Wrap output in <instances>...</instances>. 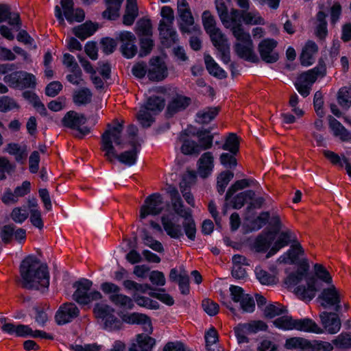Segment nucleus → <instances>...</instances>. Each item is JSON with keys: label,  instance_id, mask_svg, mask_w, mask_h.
<instances>
[{"label": "nucleus", "instance_id": "1", "mask_svg": "<svg viewBox=\"0 0 351 351\" xmlns=\"http://www.w3.org/2000/svg\"><path fill=\"white\" fill-rule=\"evenodd\" d=\"M123 125L117 123L114 125H108V129L101 136V149L104 152V157L112 162L115 159L127 166H132L136 162L138 153L141 149V143L131 141V149L118 154V149L125 147V141L122 137Z\"/></svg>", "mask_w": 351, "mask_h": 351}, {"label": "nucleus", "instance_id": "2", "mask_svg": "<svg viewBox=\"0 0 351 351\" xmlns=\"http://www.w3.org/2000/svg\"><path fill=\"white\" fill-rule=\"evenodd\" d=\"M20 272L22 285L26 289L38 290L47 288L49 285L47 267L34 256H28L23 261Z\"/></svg>", "mask_w": 351, "mask_h": 351}, {"label": "nucleus", "instance_id": "3", "mask_svg": "<svg viewBox=\"0 0 351 351\" xmlns=\"http://www.w3.org/2000/svg\"><path fill=\"white\" fill-rule=\"evenodd\" d=\"M314 270L316 278H307L306 287L298 286L295 289V293L302 300L310 301L315 296L316 291L320 289L318 280L326 284L332 282V276L322 265L315 264Z\"/></svg>", "mask_w": 351, "mask_h": 351}, {"label": "nucleus", "instance_id": "4", "mask_svg": "<svg viewBox=\"0 0 351 351\" xmlns=\"http://www.w3.org/2000/svg\"><path fill=\"white\" fill-rule=\"evenodd\" d=\"M169 193L174 212L184 219L182 225L186 237L192 241L195 240L196 226L195 221L192 218L191 210L190 209L184 208L180 194L176 188H170Z\"/></svg>", "mask_w": 351, "mask_h": 351}, {"label": "nucleus", "instance_id": "5", "mask_svg": "<svg viewBox=\"0 0 351 351\" xmlns=\"http://www.w3.org/2000/svg\"><path fill=\"white\" fill-rule=\"evenodd\" d=\"M326 75V66L323 61H319L317 65L312 69L302 73L295 82V86L299 93L306 97L310 94L311 86L318 79Z\"/></svg>", "mask_w": 351, "mask_h": 351}, {"label": "nucleus", "instance_id": "6", "mask_svg": "<svg viewBox=\"0 0 351 351\" xmlns=\"http://www.w3.org/2000/svg\"><path fill=\"white\" fill-rule=\"evenodd\" d=\"M234 36L237 43L235 44V51L237 55L246 60L258 61V57L254 52V45L249 33L240 29L234 31Z\"/></svg>", "mask_w": 351, "mask_h": 351}, {"label": "nucleus", "instance_id": "7", "mask_svg": "<svg viewBox=\"0 0 351 351\" xmlns=\"http://www.w3.org/2000/svg\"><path fill=\"white\" fill-rule=\"evenodd\" d=\"M93 282L88 279H81L74 283L73 287L76 289L73 298L80 304H88L93 301L102 298L101 293L98 291L89 292Z\"/></svg>", "mask_w": 351, "mask_h": 351}, {"label": "nucleus", "instance_id": "8", "mask_svg": "<svg viewBox=\"0 0 351 351\" xmlns=\"http://www.w3.org/2000/svg\"><path fill=\"white\" fill-rule=\"evenodd\" d=\"M93 313L101 320L106 329L114 330L121 328V322L114 315V309L110 306L97 303L94 306Z\"/></svg>", "mask_w": 351, "mask_h": 351}, {"label": "nucleus", "instance_id": "9", "mask_svg": "<svg viewBox=\"0 0 351 351\" xmlns=\"http://www.w3.org/2000/svg\"><path fill=\"white\" fill-rule=\"evenodd\" d=\"M86 121L87 119L84 114L71 110L64 115L62 123L64 127L76 130L78 132L76 136L82 138L90 133V129L88 127L81 128L82 125L86 123Z\"/></svg>", "mask_w": 351, "mask_h": 351}, {"label": "nucleus", "instance_id": "10", "mask_svg": "<svg viewBox=\"0 0 351 351\" xmlns=\"http://www.w3.org/2000/svg\"><path fill=\"white\" fill-rule=\"evenodd\" d=\"M164 209L163 198L158 193L148 196L140 209V219H143L148 215H159Z\"/></svg>", "mask_w": 351, "mask_h": 351}, {"label": "nucleus", "instance_id": "11", "mask_svg": "<svg viewBox=\"0 0 351 351\" xmlns=\"http://www.w3.org/2000/svg\"><path fill=\"white\" fill-rule=\"evenodd\" d=\"M231 298L233 302L239 303L241 309L246 313H252L254 311L255 303L254 299L239 286L231 285L230 287Z\"/></svg>", "mask_w": 351, "mask_h": 351}, {"label": "nucleus", "instance_id": "12", "mask_svg": "<svg viewBox=\"0 0 351 351\" xmlns=\"http://www.w3.org/2000/svg\"><path fill=\"white\" fill-rule=\"evenodd\" d=\"M341 293L336 287L330 285L328 288H325L318 297L321 301V305L325 308L333 306L337 312L341 309L340 302L341 298Z\"/></svg>", "mask_w": 351, "mask_h": 351}, {"label": "nucleus", "instance_id": "13", "mask_svg": "<svg viewBox=\"0 0 351 351\" xmlns=\"http://www.w3.org/2000/svg\"><path fill=\"white\" fill-rule=\"evenodd\" d=\"M168 75L167 66L165 62L159 57L150 59L147 71V77L154 82H160L165 80Z\"/></svg>", "mask_w": 351, "mask_h": 351}, {"label": "nucleus", "instance_id": "14", "mask_svg": "<svg viewBox=\"0 0 351 351\" xmlns=\"http://www.w3.org/2000/svg\"><path fill=\"white\" fill-rule=\"evenodd\" d=\"M278 43L272 38L262 40L258 45V51L261 59L267 63H274L278 58V53L275 49Z\"/></svg>", "mask_w": 351, "mask_h": 351}, {"label": "nucleus", "instance_id": "15", "mask_svg": "<svg viewBox=\"0 0 351 351\" xmlns=\"http://www.w3.org/2000/svg\"><path fill=\"white\" fill-rule=\"evenodd\" d=\"M119 40L121 43L120 49L123 56L127 58H133L137 53L134 34L130 32H121L119 34Z\"/></svg>", "mask_w": 351, "mask_h": 351}, {"label": "nucleus", "instance_id": "16", "mask_svg": "<svg viewBox=\"0 0 351 351\" xmlns=\"http://www.w3.org/2000/svg\"><path fill=\"white\" fill-rule=\"evenodd\" d=\"M209 36L213 45L220 53L222 60L228 63L230 61V46L225 35L219 29L210 34Z\"/></svg>", "mask_w": 351, "mask_h": 351}, {"label": "nucleus", "instance_id": "17", "mask_svg": "<svg viewBox=\"0 0 351 351\" xmlns=\"http://www.w3.org/2000/svg\"><path fill=\"white\" fill-rule=\"evenodd\" d=\"M80 313L77 306L73 303H65L61 305L56 312L55 318L59 325L65 324L76 318Z\"/></svg>", "mask_w": 351, "mask_h": 351}, {"label": "nucleus", "instance_id": "18", "mask_svg": "<svg viewBox=\"0 0 351 351\" xmlns=\"http://www.w3.org/2000/svg\"><path fill=\"white\" fill-rule=\"evenodd\" d=\"M178 13V26L182 33H191L199 32V27L195 25L194 18L190 9L180 10Z\"/></svg>", "mask_w": 351, "mask_h": 351}, {"label": "nucleus", "instance_id": "19", "mask_svg": "<svg viewBox=\"0 0 351 351\" xmlns=\"http://www.w3.org/2000/svg\"><path fill=\"white\" fill-rule=\"evenodd\" d=\"M319 317L324 329L330 334L338 332L341 328V321L337 313L324 311Z\"/></svg>", "mask_w": 351, "mask_h": 351}, {"label": "nucleus", "instance_id": "20", "mask_svg": "<svg viewBox=\"0 0 351 351\" xmlns=\"http://www.w3.org/2000/svg\"><path fill=\"white\" fill-rule=\"evenodd\" d=\"M123 320L130 324L142 325L143 329L145 332L152 333L153 331L151 320L145 314L138 313L126 314L123 315Z\"/></svg>", "mask_w": 351, "mask_h": 351}, {"label": "nucleus", "instance_id": "21", "mask_svg": "<svg viewBox=\"0 0 351 351\" xmlns=\"http://www.w3.org/2000/svg\"><path fill=\"white\" fill-rule=\"evenodd\" d=\"M191 103V99L188 97L177 95L173 97L168 104L167 114L169 117L173 116L177 112L184 110Z\"/></svg>", "mask_w": 351, "mask_h": 351}, {"label": "nucleus", "instance_id": "22", "mask_svg": "<svg viewBox=\"0 0 351 351\" xmlns=\"http://www.w3.org/2000/svg\"><path fill=\"white\" fill-rule=\"evenodd\" d=\"M161 222L166 233L172 239H179L183 237V232L180 224L173 221L169 215H163Z\"/></svg>", "mask_w": 351, "mask_h": 351}, {"label": "nucleus", "instance_id": "23", "mask_svg": "<svg viewBox=\"0 0 351 351\" xmlns=\"http://www.w3.org/2000/svg\"><path fill=\"white\" fill-rule=\"evenodd\" d=\"M6 21L10 25L15 27L17 31L21 28L19 14L12 12L8 5L0 4V23Z\"/></svg>", "mask_w": 351, "mask_h": 351}, {"label": "nucleus", "instance_id": "24", "mask_svg": "<svg viewBox=\"0 0 351 351\" xmlns=\"http://www.w3.org/2000/svg\"><path fill=\"white\" fill-rule=\"evenodd\" d=\"M296 241L295 235L289 230L282 232L278 239L274 243V245L270 249L267 254V258H269L275 254L280 249L287 246L290 241L295 242Z\"/></svg>", "mask_w": 351, "mask_h": 351}, {"label": "nucleus", "instance_id": "25", "mask_svg": "<svg viewBox=\"0 0 351 351\" xmlns=\"http://www.w3.org/2000/svg\"><path fill=\"white\" fill-rule=\"evenodd\" d=\"M318 51V47L312 40H308L302 49L300 55L301 64L304 66L311 65L315 61V56Z\"/></svg>", "mask_w": 351, "mask_h": 351}, {"label": "nucleus", "instance_id": "26", "mask_svg": "<svg viewBox=\"0 0 351 351\" xmlns=\"http://www.w3.org/2000/svg\"><path fill=\"white\" fill-rule=\"evenodd\" d=\"M16 336L25 337L30 336L34 338L40 337L45 339H53V336L43 330H33L29 326L18 324L16 327Z\"/></svg>", "mask_w": 351, "mask_h": 351}, {"label": "nucleus", "instance_id": "27", "mask_svg": "<svg viewBox=\"0 0 351 351\" xmlns=\"http://www.w3.org/2000/svg\"><path fill=\"white\" fill-rule=\"evenodd\" d=\"M136 342L130 347L129 351H152L156 343L154 338L144 334L137 335Z\"/></svg>", "mask_w": 351, "mask_h": 351}, {"label": "nucleus", "instance_id": "28", "mask_svg": "<svg viewBox=\"0 0 351 351\" xmlns=\"http://www.w3.org/2000/svg\"><path fill=\"white\" fill-rule=\"evenodd\" d=\"M213 156L211 152H206L202 155L198 160V173L202 178H206L213 171Z\"/></svg>", "mask_w": 351, "mask_h": 351}, {"label": "nucleus", "instance_id": "29", "mask_svg": "<svg viewBox=\"0 0 351 351\" xmlns=\"http://www.w3.org/2000/svg\"><path fill=\"white\" fill-rule=\"evenodd\" d=\"M295 330L315 334L323 332V330L310 318L296 319Z\"/></svg>", "mask_w": 351, "mask_h": 351}, {"label": "nucleus", "instance_id": "30", "mask_svg": "<svg viewBox=\"0 0 351 351\" xmlns=\"http://www.w3.org/2000/svg\"><path fill=\"white\" fill-rule=\"evenodd\" d=\"M158 29L162 43L167 45V47L176 43L178 40L177 34L173 28V25L159 24Z\"/></svg>", "mask_w": 351, "mask_h": 351}, {"label": "nucleus", "instance_id": "31", "mask_svg": "<svg viewBox=\"0 0 351 351\" xmlns=\"http://www.w3.org/2000/svg\"><path fill=\"white\" fill-rule=\"evenodd\" d=\"M328 119L329 127L335 136L339 137L342 141L351 139V133L349 132L339 121L331 116L328 117Z\"/></svg>", "mask_w": 351, "mask_h": 351}, {"label": "nucleus", "instance_id": "32", "mask_svg": "<svg viewBox=\"0 0 351 351\" xmlns=\"http://www.w3.org/2000/svg\"><path fill=\"white\" fill-rule=\"evenodd\" d=\"M242 19V11H239L237 9H232L228 18H226V22L229 25H224L227 28H230L232 34L234 35V31L237 29L244 30L241 25Z\"/></svg>", "mask_w": 351, "mask_h": 351}, {"label": "nucleus", "instance_id": "33", "mask_svg": "<svg viewBox=\"0 0 351 351\" xmlns=\"http://www.w3.org/2000/svg\"><path fill=\"white\" fill-rule=\"evenodd\" d=\"M186 136L185 132H182L179 136V141L182 143L180 148L182 153L186 155L199 153L198 144L194 141L187 139Z\"/></svg>", "mask_w": 351, "mask_h": 351}, {"label": "nucleus", "instance_id": "34", "mask_svg": "<svg viewBox=\"0 0 351 351\" xmlns=\"http://www.w3.org/2000/svg\"><path fill=\"white\" fill-rule=\"evenodd\" d=\"M204 60L206 69L210 75L220 79H223L226 77V72L219 67L210 55L205 56Z\"/></svg>", "mask_w": 351, "mask_h": 351}, {"label": "nucleus", "instance_id": "35", "mask_svg": "<svg viewBox=\"0 0 351 351\" xmlns=\"http://www.w3.org/2000/svg\"><path fill=\"white\" fill-rule=\"evenodd\" d=\"M308 271V266H303L295 272L290 274L285 280L289 287H293L298 285L301 280L306 278Z\"/></svg>", "mask_w": 351, "mask_h": 351}, {"label": "nucleus", "instance_id": "36", "mask_svg": "<svg viewBox=\"0 0 351 351\" xmlns=\"http://www.w3.org/2000/svg\"><path fill=\"white\" fill-rule=\"evenodd\" d=\"M123 0H106L107 9L103 12V16L110 20L119 16V11Z\"/></svg>", "mask_w": 351, "mask_h": 351}, {"label": "nucleus", "instance_id": "37", "mask_svg": "<svg viewBox=\"0 0 351 351\" xmlns=\"http://www.w3.org/2000/svg\"><path fill=\"white\" fill-rule=\"evenodd\" d=\"M97 30V27L92 23H85L73 29L75 35L82 39L84 40L90 36Z\"/></svg>", "mask_w": 351, "mask_h": 351}, {"label": "nucleus", "instance_id": "38", "mask_svg": "<svg viewBox=\"0 0 351 351\" xmlns=\"http://www.w3.org/2000/svg\"><path fill=\"white\" fill-rule=\"evenodd\" d=\"M123 287L129 291H132L133 294L139 295L141 293H145L151 289L148 284H140L132 280H125L123 282Z\"/></svg>", "mask_w": 351, "mask_h": 351}, {"label": "nucleus", "instance_id": "39", "mask_svg": "<svg viewBox=\"0 0 351 351\" xmlns=\"http://www.w3.org/2000/svg\"><path fill=\"white\" fill-rule=\"evenodd\" d=\"M109 300L116 306L125 309H132L134 307L133 300L122 293L110 295Z\"/></svg>", "mask_w": 351, "mask_h": 351}, {"label": "nucleus", "instance_id": "40", "mask_svg": "<svg viewBox=\"0 0 351 351\" xmlns=\"http://www.w3.org/2000/svg\"><path fill=\"white\" fill-rule=\"evenodd\" d=\"M152 114H156L162 110L165 107V99L160 97H150L143 106Z\"/></svg>", "mask_w": 351, "mask_h": 351}, {"label": "nucleus", "instance_id": "41", "mask_svg": "<svg viewBox=\"0 0 351 351\" xmlns=\"http://www.w3.org/2000/svg\"><path fill=\"white\" fill-rule=\"evenodd\" d=\"M73 101L77 105H85L90 102L92 93L87 88H83L75 91L73 97Z\"/></svg>", "mask_w": 351, "mask_h": 351}, {"label": "nucleus", "instance_id": "42", "mask_svg": "<svg viewBox=\"0 0 351 351\" xmlns=\"http://www.w3.org/2000/svg\"><path fill=\"white\" fill-rule=\"evenodd\" d=\"M222 149L236 154L239 149V138L234 133H230L226 139Z\"/></svg>", "mask_w": 351, "mask_h": 351}, {"label": "nucleus", "instance_id": "43", "mask_svg": "<svg viewBox=\"0 0 351 351\" xmlns=\"http://www.w3.org/2000/svg\"><path fill=\"white\" fill-rule=\"evenodd\" d=\"M296 319H293L291 316H282L274 321V324L278 328L290 330H295Z\"/></svg>", "mask_w": 351, "mask_h": 351}, {"label": "nucleus", "instance_id": "44", "mask_svg": "<svg viewBox=\"0 0 351 351\" xmlns=\"http://www.w3.org/2000/svg\"><path fill=\"white\" fill-rule=\"evenodd\" d=\"M242 19L246 25H263L264 19L256 11L242 10Z\"/></svg>", "mask_w": 351, "mask_h": 351}, {"label": "nucleus", "instance_id": "45", "mask_svg": "<svg viewBox=\"0 0 351 351\" xmlns=\"http://www.w3.org/2000/svg\"><path fill=\"white\" fill-rule=\"evenodd\" d=\"M20 106L16 101L9 96L0 97V112H7L9 111L19 110Z\"/></svg>", "mask_w": 351, "mask_h": 351}, {"label": "nucleus", "instance_id": "46", "mask_svg": "<svg viewBox=\"0 0 351 351\" xmlns=\"http://www.w3.org/2000/svg\"><path fill=\"white\" fill-rule=\"evenodd\" d=\"M197 136L199 145V148L206 150L210 149L213 145V136L206 130L197 131Z\"/></svg>", "mask_w": 351, "mask_h": 351}, {"label": "nucleus", "instance_id": "47", "mask_svg": "<svg viewBox=\"0 0 351 351\" xmlns=\"http://www.w3.org/2000/svg\"><path fill=\"white\" fill-rule=\"evenodd\" d=\"M310 345V341L302 337H291L286 340L285 347L287 349H300L303 350Z\"/></svg>", "mask_w": 351, "mask_h": 351}, {"label": "nucleus", "instance_id": "48", "mask_svg": "<svg viewBox=\"0 0 351 351\" xmlns=\"http://www.w3.org/2000/svg\"><path fill=\"white\" fill-rule=\"evenodd\" d=\"M255 193L252 190L239 193L233 199V208L236 209L241 208L249 199H252Z\"/></svg>", "mask_w": 351, "mask_h": 351}, {"label": "nucleus", "instance_id": "49", "mask_svg": "<svg viewBox=\"0 0 351 351\" xmlns=\"http://www.w3.org/2000/svg\"><path fill=\"white\" fill-rule=\"evenodd\" d=\"M234 173L230 171L221 172L217 177V188L220 194H222L230 182L233 178Z\"/></svg>", "mask_w": 351, "mask_h": 351}, {"label": "nucleus", "instance_id": "50", "mask_svg": "<svg viewBox=\"0 0 351 351\" xmlns=\"http://www.w3.org/2000/svg\"><path fill=\"white\" fill-rule=\"evenodd\" d=\"M274 237L269 232L265 235L259 236L255 242V248L257 252L266 251L271 244Z\"/></svg>", "mask_w": 351, "mask_h": 351}, {"label": "nucleus", "instance_id": "51", "mask_svg": "<svg viewBox=\"0 0 351 351\" xmlns=\"http://www.w3.org/2000/svg\"><path fill=\"white\" fill-rule=\"evenodd\" d=\"M255 182L252 180L243 179L235 182L228 190L226 194V199L228 200L232 195L239 190L243 189L250 185L253 184Z\"/></svg>", "mask_w": 351, "mask_h": 351}, {"label": "nucleus", "instance_id": "52", "mask_svg": "<svg viewBox=\"0 0 351 351\" xmlns=\"http://www.w3.org/2000/svg\"><path fill=\"white\" fill-rule=\"evenodd\" d=\"M338 103L343 108L351 106V87H342L339 89L337 95Z\"/></svg>", "mask_w": 351, "mask_h": 351}, {"label": "nucleus", "instance_id": "53", "mask_svg": "<svg viewBox=\"0 0 351 351\" xmlns=\"http://www.w3.org/2000/svg\"><path fill=\"white\" fill-rule=\"evenodd\" d=\"M202 23L206 32L208 34L219 29L216 27V22L214 16L208 10L204 11L202 14Z\"/></svg>", "mask_w": 351, "mask_h": 351}, {"label": "nucleus", "instance_id": "54", "mask_svg": "<svg viewBox=\"0 0 351 351\" xmlns=\"http://www.w3.org/2000/svg\"><path fill=\"white\" fill-rule=\"evenodd\" d=\"M36 84V77L29 73L21 71L20 77V87L19 89H24L27 88H34Z\"/></svg>", "mask_w": 351, "mask_h": 351}, {"label": "nucleus", "instance_id": "55", "mask_svg": "<svg viewBox=\"0 0 351 351\" xmlns=\"http://www.w3.org/2000/svg\"><path fill=\"white\" fill-rule=\"evenodd\" d=\"M15 170V165L5 157H0V180H5L6 174H11Z\"/></svg>", "mask_w": 351, "mask_h": 351}, {"label": "nucleus", "instance_id": "56", "mask_svg": "<svg viewBox=\"0 0 351 351\" xmlns=\"http://www.w3.org/2000/svg\"><path fill=\"white\" fill-rule=\"evenodd\" d=\"M153 115L152 112L143 106L137 114V119L143 127L148 128L154 121Z\"/></svg>", "mask_w": 351, "mask_h": 351}, {"label": "nucleus", "instance_id": "57", "mask_svg": "<svg viewBox=\"0 0 351 351\" xmlns=\"http://www.w3.org/2000/svg\"><path fill=\"white\" fill-rule=\"evenodd\" d=\"M218 112L219 110L217 108H211L200 111L197 114L198 122L200 123H208L217 116Z\"/></svg>", "mask_w": 351, "mask_h": 351}, {"label": "nucleus", "instance_id": "58", "mask_svg": "<svg viewBox=\"0 0 351 351\" xmlns=\"http://www.w3.org/2000/svg\"><path fill=\"white\" fill-rule=\"evenodd\" d=\"M142 239L145 245L149 247L154 251L161 252L163 251V247L160 242L154 239L152 237L149 235L148 232L146 230H143Z\"/></svg>", "mask_w": 351, "mask_h": 351}, {"label": "nucleus", "instance_id": "59", "mask_svg": "<svg viewBox=\"0 0 351 351\" xmlns=\"http://www.w3.org/2000/svg\"><path fill=\"white\" fill-rule=\"evenodd\" d=\"M293 243H294L291 245V248L287 252V255L288 256V258L290 260L291 263H294L295 261H296L300 257V256L304 254V250L301 245L296 241Z\"/></svg>", "mask_w": 351, "mask_h": 351}, {"label": "nucleus", "instance_id": "60", "mask_svg": "<svg viewBox=\"0 0 351 351\" xmlns=\"http://www.w3.org/2000/svg\"><path fill=\"white\" fill-rule=\"evenodd\" d=\"M161 16L162 17L159 24L173 25L174 21L173 10L169 6H163L161 9Z\"/></svg>", "mask_w": 351, "mask_h": 351}, {"label": "nucleus", "instance_id": "61", "mask_svg": "<svg viewBox=\"0 0 351 351\" xmlns=\"http://www.w3.org/2000/svg\"><path fill=\"white\" fill-rule=\"evenodd\" d=\"M11 218L12 219L18 223H22L25 221L28 216L29 213L26 208H22L20 207L15 208L12 210L11 213Z\"/></svg>", "mask_w": 351, "mask_h": 351}, {"label": "nucleus", "instance_id": "62", "mask_svg": "<svg viewBox=\"0 0 351 351\" xmlns=\"http://www.w3.org/2000/svg\"><path fill=\"white\" fill-rule=\"evenodd\" d=\"M21 71H14L4 76L3 81L13 88H19Z\"/></svg>", "mask_w": 351, "mask_h": 351}, {"label": "nucleus", "instance_id": "63", "mask_svg": "<svg viewBox=\"0 0 351 351\" xmlns=\"http://www.w3.org/2000/svg\"><path fill=\"white\" fill-rule=\"evenodd\" d=\"M285 311V309L283 306L276 303L267 305L264 310V314L266 317L272 318L283 313Z\"/></svg>", "mask_w": 351, "mask_h": 351}, {"label": "nucleus", "instance_id": "64", "mask_svg": "<svg viewBox=\"0 0 351 351\" xmlns=\"http://www.w3.org/2000/svg\"><path fill=\"white\" fill-rule=\"evenodd\" d=\"M332 343L339 348H351V335L341 334L332 341Z\"/></svg>", "mask_w": 351, "mask_h": 351}]
</instances>
